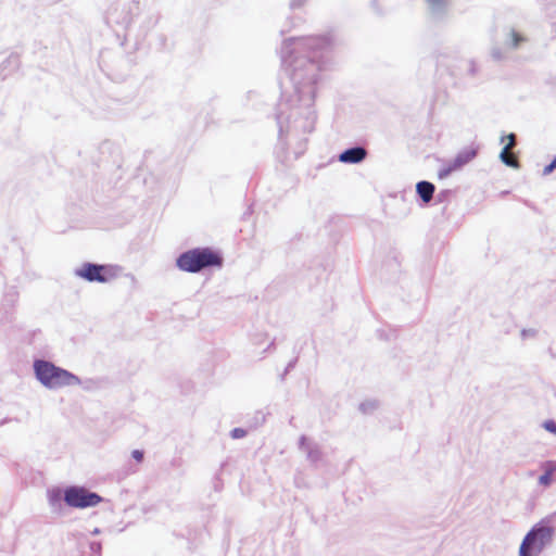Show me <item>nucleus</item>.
Returning a JSON list of instances; mask_svg holds the SVG:
<instances>
[{
	"label": "nucleus",
	"instance_id": "nucleus-1",
	"mask_svg": "<svg viewBox=\"0 0 556 556\" xmlns=\"http://www.w3.org/2000/svg\"><path fill=\"white\" fill-rule=\"evenodd\" d=\"M176 264L184 271L198 273L207 267H220L223 257L210 248H197L180 254Z\"/></svg>",
	"mask_w": 556,
	"mask_h": 556
},
{
	"label": "nucleus",
	"instance_id": "nucleus-2",
	"mask_svg": "<svg viewBox=\"0 0 556 556\" xmlns=\"http://www.w3.org/2000/svg\"><path fill=\"white\" fill-rule=\"evenodd\" d=\"M38 380L48 388L58 389L79 383L73 374L54 366L46 361H36L34 364Z\"/></svg>",
	"mask_w": 556,
	"mask_h": 556
},
{
	"label": "nucleus",
	"instance_id": "nucleus-3",
	"mask_svg": "<svg viewBox=\"0 0 556 556\" xmlns=\"http://www.w3.org/2000/svg\"><path fill=\"white\" fill-rule=\"evenodd\" d=\"M553 532V528L544 522H540L534 526L525 536L519 548V556H532L539 554L552 540Z\"/></svg>",
	"mask_w": 556,
	"mask_h": 556
},
{
	"label": "nucleus",
	"instance_id": "nucleus-4",
	"mask_svg": "<svg viewBox=\"0 0 556 556\" xmlns=\"http://www.w3.org/2000/svg\"><path fill=\"white\" fill-rule=\"evenodd\" d=\"M76 275L89 282L105 283L118 277L119 267L114 265L85 263L76 270Z\"/></svg>",
	"mask_w": 556,
	"mask_h": 556
},
{
	"label": "nucleus",
	"instance_id": "nucleus-5",
	"mask_svg": "<svg viewBox=\"0 0 556 556\" xmlns=\"http://www.w3.org/2000/svg\"><path fill=\"white\" fill-rule=\"evenodd\" d=\"M64 501L71 507L86 508L98 505L101 497L84 488L72 486L65 491Z\"/></svg>",
	"mask_w": 556,
	"mask_h": 556
},
{
	"label": "nucleus",
	"instance_id": "nucleus-6",
	"mask_svg": "<svg viewBox=\"0 0 556 556\" xmlns=\"http://www.w3.org/2000/svg\"><path fill=\"white\" fill-rule=\"evenodd\" d=\"M366 150L361 147L352 148L342 152L339 160L343 163H359L366 157Z\"/></svg>",
	"mask_w": 556,
	"mask_h": 556
},
{
	"label": "nucleus",
	"instance_id": "nucleus-7",
	"mask_svg": "<svg viewBox=\"0 0 556 556\" xmlns=\"http://www.w3.org/2000/svg\"><path fill=\"white\" fill-rule=\"evenodd\" d=\"M417 192L425 202H429L434 192V186L428 181H420L417 184Z\"/></svg>",
	"mask_w": 556,
	"mask_h": 556
},
{
	"label": "nucleus",
	"instance_id": "nucleus-8",
	"mask_svg": "<svg viewBox=\"0 0 556 556\" xmlns=\"http://www.w3.org/2000/svg\"><path fill=\"white\" fill-rule=\"evenodd\" d=\"M477 155V148L468 147L462 150L456 156L455 160L462 166H465L470 161H472Z\"/></svg>",
	"mask_w": 556,
	"mask_h": 556
},
{
	"label": "nucleus",
	"instance_id": "nucleus-9",
	"mask_svg": "<svg viewBox=\"0 0 556 556\" xmlns=\"http://www.w3.org/2000/svg\"><path fill=\"white\" fill-rule=\"evenodd\" d=\"M463 166L456 162V160H452L451 162L443 164L440 169L438 170V177L440 179H444L448 177L452 173L457 172Z\"/></svg>",
	"mask_w": 556,
	"mask_h": 556
},
{
	"label": "nucleus",
	"instance_id": "nucleus-10",
	"mask_svg": "<svg viewBox=\"0 0 556 556\" xmlns=\"http://www.w3.org/2000/svg\"><path fill=\"white\" fill-rule=\"evenodd\" d=\"M463 166L456 162V160H452L451 162L443 164L440 169L438 170V177L440 179H444L448 177L452 173L457 172Z\"/></svg>",
	"mask_w": 556,
	"mask_h": 556
},
{
	"label": "nucleus",
	"instance_id": "nucleus-11",
	"mask_svg": "<svg viewBox=\"0 0 556 556\" xmlns=\"http://www.w3.org/2000/svg\"><path fill=\"white\" fill-rule=\"evenodd\" d=\"M544 473L539 478V482L542 485H548L552 482V476L556 470V464L547 462L543 465Z\"/></svg>",
	"mask_w": 556,
	"mask_h": 556
},
{
	"label": "nucleus",
	"instance_id": "nucleus-12",
	"mask_svg": "<svg viewBox=\"0 0 556 556\" xmlns=\"http://www.w3.org/2000/svg\"><path fill=\"white\" fill-rule=\"evenodd\" d=\"M501 160L508 166L518 168L519 161L510 149L504 148L501 152Z\"/></svg>",
	"mask_w": 556,
	"mask_h": 556
},
{
	"label": "nucleus",
	"instance_id": "nucleus-13",
	"mask_svg": "<svg viewBox=\"0 0 556 556\" xmlns=\"http://www.w3.org/2000/svg\"><path fill=\"white\" fill-rule=\"evenodd\" d=\"M245 434H247V431L242 428H235L231 431V437L233 439H241V438L245 437Z\"/></svg>",
	"mask_w": 556,
	"mask_h": 556
},
{
	"label": "nucleus",
	"instance_id": "nucleus-14",
	"mask_svg": "<svg viewBox=\"0 0 556 556\" xmlns=\"http://www.w3.org/2000/svg\"><path fill=\"white\" fill-rule=\"evenodd\" d=\"M506 139L507 143L504 148L511 150L516 146V136L514 134H509L508 136H506Z\"/></svg>",
	"mask_w": 556,
	"mask_h": 556
},
{
	"label": "nucleus",
	"instance_id": "nucleus-15",
	"mask_svg": "<svg viewBox=\"0 0 556 556\" xmlns=\"http://www.w3.org/2000/svg\"><path fill=\"white\" fill-rule=\"evenodd\" d=\"M543 426L547 431L556 434V422L554 420H546Z\"/></svg>",
	"mask_w": 556,
	"mask_h": 556
},
{
	"label": "nucleus",
	"instance_id": "nucleus-16",
	"mask_svg": "<svg viewBox=\"0 0 556 556\" xmlns=\"http://www.w3.org/2000/svg\"><path fill=\"white\" fill-rule=\"evenodd\" d=\"M556 168V156L553 159L552 163L547 166H545L543 173L545 175L551 174Z\"/></svg>",
	"mask_w": 556,
	"mask_h": 556
},
{
	"label": "nucleus",
	"instance_id": "nucleus-17",
	"mask_svg": "<svg viewBox=\"0 0 556 556\" xmlns=\"http://www.w3.org/2000/svg\"><path fill=\"white\" fill-rule=\"evenodd\" d=\"M132 457L137 460V463H141L143 459V452L139 450H135L131 453Z\"/></svg>",
	"mask_w": 556,
	"mask_h": 556
},
{
	"label": "nucleus",
	"instance_id": "nucleus-18",
	"mask_svg": "<svg viewBox=\"0 0 556 556\" xmlns=\"http://www.w3.org/2000/svg\"><path fill=\"white\" fill-rule=\"evenodd\" d=\"M432 5L442 4L444 0H427Z\"/></svg>",
	"mask_w": 556,
	"mask_h": 556
}]
</instances>
